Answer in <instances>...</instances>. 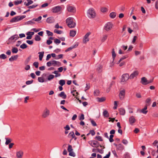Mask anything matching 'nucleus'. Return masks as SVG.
Instances as JSON below:
<instances>
[{
    "instance_id": "1",
    "label": "nucleus",
    "mask_w": 158,
    "mask_h": 158,
    "mask_svg": "<svg viewBox=\"0 0 158 158\" xmlns=\"http://www.w3.org/2000/svg\"><path fill=\"white\" fill-rule=\"evenodd\" d=\"M66 23L67 25L70 28H73L76 26V23L73 22V18L69 17L66 19Z\"/></svg>"
},
{
    "instance_id": "2",
    "label": "nucleus",
    "mask_w": 158,
    "mask_h": 158,
    "mask_svg": "<svg viewBox=\"0 0 158 158\" xmlns=\"http://www.w3.org/2000/svg\"><path fill=\"white\" fill-rule=\"evenodd\" d=\"M87 16L90 18H94L96 15L94 10L93 8H89L87 11Z\"/></svg>"
},
{
    "instance_id": "3",
    "label": "nucleus",
    "mask_w": 158,
    "mask_h": 158,
    "mask_svg": "<svg viewBox=\"0 0 158 158\" xmlns=\"http://www.w3.org/2000/svg\"><path fill=\"white\" fill-rule=\"evenodd\" d=\"M47 65L48 67H50L52 65H53L54 66H59L61 65V63L59 61L53 60L47 62Z\"/></svg>"
},
{
    "instance_id": "4",
    "label": "nucleus",
    "mask_w": 158,
    "mask_h": 158,
    "mask_svg": "<svg viewBox=\"0 0 158 158\" xmlns=\"http://www.w3.org/2000/svg\"><path fill=\"white\" fill-rule=\"evenodd\" d=\"M25 15L18 16L13 18L10 22L11 23H14L18 22L26 17Z\"/></svg>"
},
{
    "instance_id": "5",
    "label": "nucleus",
    "mask_w": 158,
    "mask_h": 158,
    "mask_svg": "<svg viewBox=\"0 0 158 158\" xmlns=\"http://www.w3.org/2000/svg\"><path fill=\"white\" fill-rule=\"evenodd\" d=\"M129 79H130L128 73L123 74L122 76L121 83L122 84H124L125 82Z\"/></svg>"
},
{
    "instance_id": "6",
    "label": "nucleus",
    "mask_w": 158,
    "mask_h": 158,
    "mask_svg": "<svg viewBox=\"0 0 158 158\" xmlns=\"http://www.w3.org/2000/svg\"><path fill=\"white\" fill-rule=\"evenodd\" d=\"M113 24L111 22H108L105 25L104 28L107 31L110 30L113 27Z\"/></svg>"
},
{
    "instance_id": "7",
    "label": "nucleus",
    "mask_w": 158,
    "mask_h": 158,
    "mask_svg": "<svg viewBox=\"0 0 158 158\" xmlns=\"http://www.w3.org/2000/svg\"><path fill=\"white\" fill-rule=\"evenodd\" d=\"M62 7L60 6H57L53 7L52 9V12L53 13H56L60 11Z\"/></svg>"
},
{
    "instance_id": "8",
    "label": "nucleus",
    "mask_w": 158,
    "mask_h": 158,
    "mask_svg": "<svg viewBox=\"0 0 158 158\" xmlns=\"http://www.w3.org/2000/svg\"><path fill=\"white\" fill-rule=\"evenodd\" d=\"M125 90L123 89L120 91L119 93V97L120 100H123L125 97Z\"/></svg>"
},
{
    "instance_id": "9",
    "label": "nucleus",
    "mask_w": 158,
    "mask_h": 158,
    "mask_svg": "<svg viewBox=\"0 0 158 158\" xmlns=\"http://www.w3.org/2000/svg\"><path fill=\"white\" fill-rule=\"evenodd\" d=\"M67 9L69 12L74 13L76 12L75 8L73 6L68 5L67 6Z\"/></svg>"
},
{
    "instance_id": "10",
    "label": "nucleus",
    "mask_w": 158,
    "mask_h": 158,
    "mask_svg": "<svg viewBox=\"0 0 158 158\" xmlns=\"http://www.w3.org/2000/svg\"><path fill=\"white\" fill-rule=\"evenodd\" d=\"M50 113L49 110L47 108H46L44 110L42 114V117L44 118H46L49 115Z\"/></svg>"
},
{
    "instance_id": "11",
    "label": "nucleus",
    "mask_w": 158,
    "mask_h": 158,
    "mask_svg": "<svg viewBox=\"0 0 158 158\" xmlns=\"http://www.w3.org/2000/svg\"><path fill=\"white\" fill-rule=\"evenodd\" d=\"M19 38L18 35L17 34H15L11 36L9 38V40L10 42H15Z\"/></svg>"
},
{
    "instance_id": "12",
    "label": "nucleus",
    "mask_w": 158,
    "mask_h": 158,
    "mask_svg": "<svg viewBox=\"0 0 158 158\" xmlns=\"http://www.w3.org/2000/svg\"><path fill=\"white\" fill-rule=\"evenodd\" d=\"M136 119L133 116H130L129 119V122L130 124L132 126L133 125V124L136 122Z\"/></svg>"
},
{
    "instance_id": "13",
    "label": "nucleus",
    "mask_w": 158,
    "mask_h": 158,
    "mask_svg": "<svg viewBox=\"0 0 158 158\" xmlns=\"http://www.w3.org/2000/svg\"><path fill=\"white\" fill-rule=\"evenodd\" d=\"M90 34V32H88L85 35L84 39L83 40V42L84 43H86L89 41L88 37Z\"/></svg>"
},
{
    "instance_id": "14",
    "label": "nucleus",
    "mask_w": 158,
    "mask_h": 158,
    "mask_svg": "<svg viewBox=\"0 0 158 158\" xmlns=\"http://www.w3.org/2000/svg\"><path fill=\"white\" fill-rule=\"evenodd\" d=\"M139 74L137 71H135L132 73L129 76L130 79H132L137 76Z\"/></svg>"
},
{
    "instance_id": "15",
    "label": "nucleus",
    "mask_w": 158,
    "mask_h": 158,
    "mask_svg": "<svg viewBox=\"0 0 158 158\" xmlns=\"http://www.w3.org/2000/svg\"><path fill=\"white\" fill-rule=\"evenodd\" d=\"M68 136L69 137H72L70 141H71L73 139H74L75 140H76L77 139V138L76 137L73 131L70 132L68 135Z\"/></svg>"
},
{
    "instance_id": "16",
    "label": "nucleus",
    "mask_w": 158,
    "mask_h": 158,
    "mask_svg": "<svg viewBox=\"0 0 158 158\" xmlns=\"http://www.w3.org/2000/svg\"><path fill=\"white\" fill-rule=\"evenodd\" d=\"M23 152L21 151H19L16 152V157L17 158H22Z\"/></svg>"
},
{
    "instance_id": "17",
    "label": "nucleus",
    "mask_w": 158,
    "mask_h": 158,
    "mask_svg": "<svg viewBox=\"0 0 158 158\" xmlns=\"http://www.w3.org/2000/svg\"><path fill=\"white\" fill-rule=\"evenodd\" d=\"M147 80L144 77H143L141 78V83L143 85H147Z\"/></svg>"
},
{
    "instance_id": "18",
    "label": "nucleus",
    "mask_w": 158,
    "mask_h": 158,
    "mask_svg": "<svg viewBox=\"0 0 158 158\" xmlns=\"http://www.w3.org/2000/svg\"><path fill=\"white\" fill-rule=\"evenodd\" d=\"M54 21V19L52 17H50L48 18L46 20L47 22L48 23H53Z\"/></svg>"
},
{
    "instance_id": "19",
    "label": "nucleus",
    "mask_w": 158,
    "mask_h": 158,
    "mask_svg": "<svg viewBox=\"0 0 158 158\" xmlns=\"http://www.w3.org/2000/svg\"><path fill=\"white\" fill-rule=\"evenodd\" d=\"M124 149V146L121 144L120 143L118 145V146L117 148V150H119L122 151Z\"/></svg>"
},
{
    "instance_id": "20",
    "label": "nucleus",
    "mask_w": 158,
    "mask_h": 158,
    "mask_svg": "<svg viewBox=\"0 0 158 158\" xmlns=\"http://www.w3.org/2000/svg\"><path fill=\"white\" fill-rule=\"evenodd\" d=\"M78 45V44L77 43H76L74 45H73L72 46H71L68 48L65 51V52H68L72 49L75 48H76Z\"/></svg>"
},
{
    "instance_id": "21",
    "label": "nucleus",
    "mask_w": 158,
    "mask_h": 158,
    "mask_svg": "<svg viewBox=\"0 0 158 158\" xmlns=\"http://www.w3.org/2000/svg\"><path fill=\"white\" fill-rule=\"evenodd\" d=\"M58 96L62 98L63 99H65L67 97L66 95L63 91L61 92L60 94H59Z\"/></svg>"
},
{
    "instance_id": "22",
    "label": "nucleus",
    "mask_w": 158,
    "mask_h": 158,
    "mask_svg": "<svg viewBox=\"0 0 158 158\" xmlns=\"http://www.w3.org/2000/svg\"><path fill=\"white\" fill-rule=\"evenodd\" d=\"M119 114L120 115H124L125 114V110L123 108H120L119 109Z\"/></svg>"
},
{
    "instance_id": "23",
    "label": "nucleus",
    "mask_w": 158,
    "mask_h": 158,
    "mask_svg": "<svg viewBox=\"0 0 158 158\" xmlns=\"http://www.w3.org/2000/svg\"><path fill=\"white\" fill-rule=\"evenodd\" d=\"M18 57V55L12 56L9 59V60L10 61H12L15 60L17 59Z\"/></svg>"
},
{
    "instance_id": "24",
    "label": "nucleus",
    "mask_w": 158,
    "mask_h": 158,
    "mask_svg": "<svg viewBox=\"0 0 158 158\" xmlns=\"http://www.w3.org/2000/svg\"><path fill=\"white\" fill-rule=\"evenodd\" d=\"M38 54H39V60L41 61L42 60V58L43 57L44 55V52L43 51L41 52H38Z\"/></svg>"
},
{
    "instance_id": "25",
    "label": "nucleus",
    "mask_w": 158,
    "mask_h": 158,
    "mask_svg": "<svg viewBox=\"0 0 158 158\" xmlns=\"http://www.w3.org/2000/svg\"><path fill=\"white\" fill-rule=\"evenodd\" d=\"M116 13L114 12H113L110 13L109 16L111 19H114L116 16Z\"/></svg>"
},
{
    "instance_id": "26",
    "label": "nucleus",
    "mask_w": 158,
    "mask_h": 158,
    "mask_svg": "<svg viewBox=\"0 0 158 158\" xmlns=\"http://www.w3.org/2000/svg\"><path fill=\"white\" fill-rule=\"evenodd\" d=\"M76 33V31L73 30H71L70 31V35L72 37H74Z\"/></svg>"
},
{
    "instance_id": "27",
    "label": "nucleus",
    "mask_w": 158,
    "mask_h": 158,
    "mask_svg": "<svg viewBox=\"0 0 158 158\" xmlns=\"http://www.w3.org/2000/svg\"><path fill=\"white\" fill-rule=\"evenodd\" d=\"M147 109V106H145L143 109L141 110V112L144 114H146L148 112V111L146 110Z\"/></svg>"
},
{
    "instance_id": "28",
    "label": "nucleus",
    "mask_w": 158,
    "mask_h": 158,
    "mask_svg": "<svg viewBox=\"0 0 158 158\" xmlns=\"http://www.w3.org/2000/svg\"><path fill=\"white\" fill-rule=\"evenodd\" d=\"M18 51V48L15 47H12V52L13 53H17Z\"/></svg>"
},
{
    "instance_id": "29",
    "label": "nucleus",
    "mask_w": 158,
    "mask_h": 158,
    "mask_svg": "<svg viewBox=\"0 0 158 158\" xmlns=\"http://www.w3.org/2000/svg\"><path fill=\"white\" fill-rule=\"evenodd\" d=\"M97 99L98 102H102L105 100V98L104 97H103L101 98H97Z\"/></svg>"
},
{
    "instance_id": "30",
    "label": "nucleus",
    "mask_w": 158,
    "mask_h": 158,
    "mask_svg": "<svg viewBox=\"0 0 158 158\" xmlns=\"http://www.w3.org/2000/svg\"><path fill=\"white\" fill-rule=\"evenodd\" d=\"M103 114L106 117H108L109 116V113L106 110H105L103 111Z\"/></svg>"
},
{
    "instance_id": "31",
    "label": "nucleus",
    "mask_w": 158,
    "mask_h": 158,
    "mask_svg": "<svg viewBox=\"0 0 158 158\" xmlns=\"http://www.w3.org/2000/svg\"><path fill=\"white\" fill-rule=\"evenodd\" d=\"M55 77V76L52 74H50L48 77V81H51V80L53 79Z\"/></svg>"
},
{
    "instance_id": "32",
    "label": "nucleus",
    "mask_w": 158,
    "mask_h": 158,
    "mask_svg": "<svg viewBox=\"0 0 158 158\" xmlns=\"http://www.w3.org/2000/svg\"><path fill=\"white\" fill-rule=\"evenodd\" d=\"M35 20H33V19L27 22V24H30V25H32L33 24H35V22H34Z\"/></svg>"
},
{
    "instance_id": "33",
    "label": "nucleus",
    "mask_w": 158,
    "mask_h": 158,
    "mask_svg": "<svg viewBox=\"0 0 158 158\" xmlns=\"http://www.w3.org/2000/svg\"><path fill=\"white\" fill-rule=\"evenodd\" d=\"M102 66L100 65H99L97 66V70L99 72H100L102 71Z\"/></svg>"
},
{
    "instance_id": "34",
    "label": "nucleus",
    "mask_w": 158,
    "mask_h": 158,
    "mask_svg": "<svg viewBox=\"0 0 158 158\" xmlns=\"http://www.w3.org/2000/svg\"><path fill=\"white\" fill-rule=\"evenodd\" d=\"M5 139L6 140V142L5 143V144L6 145H7L10 143L11 140L10 139L8 138H5Z\"/></svg>"
},
{
    "instance_id": "35",
    "label": "nucleus",
    "mask_w": 158,
    "mask_h": 158,
    "mask_svg": "<svg viewBox=\"0 0 158 158\" xmlns=\"http://www.w3.org/2000/svg\"><path fill=\"white\" fill-rule=\"evenodd\" d=\"M59 84L61 86H63L65 84V81L64 80H60L59 81Z\"/></svg>"
},
{
    "instance_id": "36",
    "label": "nucleus",
    "mask_w": 158,
    "mask_h": 158,
    "mask_svg": "<svg viewBox=\"0 0 158 158\" xmlns=\"http://www.w3.org/2000/svg\"><path fill=\"white\" fill-rule=\"evenodd\" d=\"M107 35H104L101 39V41L102 42H104L107 39Z\"/></svg>"
},
{
    "instance_id": "37",
    "label": "nucleus",
    "mask_w": 158,
    "mask_h": 158,
    "mask_svg": "<svg viewBox=\"0 0 158 158\" xmlns=\"http://www.w3.org/2000/svg\"><path fill=\"white\" fill-rule=\"evenodd\" d=\"M31 57H28L25 60V61H24V64L25 65L27 64H28V63L31 60Z\"/></svg>"
},
{
    "instance_id": "38",
    "label": "nucleus",
    "mask_w": 158,
    "mask_h": 158,
    "mask_svg": "<svg viewBox=\"0 0 158 158\" xmlns=\"http://www.w3.org/2000/svg\"><path fill=\"white\" fill-rule=\"evenodd\" d=\"M67 150L69 152L73 151V149L72 148V146L71 145H68Z\"/></svg>"
},
{
    "instance_id": "39",
    "label": "nucleus",
    "mask_w": 158,
    "mask_h": 158,
    "mask_svg": "<svg viewBox=\"0 0 158 158\" xmlns=\"http://www.w3.org/2000/svg\"><path fill=\"white\" fill-rule=\"evenodd\" d=\"M27 47V45L25 43L22 44L20 46V48L23 49L26 48Z\"/></svg>"
},
{
    "instance_id": "40",
    "label": "nucleus",
    "mask_w": 158,
    "mask_h": 158,
    "mask_svg": "<svg viewBox=\"0 0 158 158\" xmlns=\"http://www.w3.org/2000/svg\"><path fill=\"white\" fill-rule=\"evenodd\" d=\"M27 1V3L26 4V6H28L29 5L33 3V1L31 0H26Z\"/></svg>"
},
{
    "instance_id": "41",
    "label": "nucleus",
    "mask_w": 158,
    "mask_h": 158,
    "mask_svg": "<svg viewBox=\"0 0 158 158\" xmlns=\"http://www.w3.org/2000/svg\"><path fill=\"white\" fill-rule=\"evenodd\" d=\"M53 73L55 74V77H59L60 76V74L58 73V71H55L53 72L52 73Z\"/></svg>"
},
{
    "instance_id": "42",
    "label": "nucleus",
    "mask_w": 158,
    "mask_h": 158,
    "mask_svg": "<svg viewBox=\"0 0 158 158\" xmlns=\"http://www.w3.org/2000/svg\"><path fill=\"white\" fill-rule=\"evenodd\" d=\"M22 2V1L21 0H17L14 2V4L16 5H17L18 4L21 3Z\"/></svg>"
},
{
    "instance_id": "43",
    "label": "nucleus",
    "mask_w": 158,
    "mask_h": 158,
    "mask_svg": "<svg viewBox=\"0 0 158 158\" xmlns=\"http://www.w3.org/2000/svg\"><path fill=\"white\" fill-rule=\"evenodd\" d=\"M35 39L36 41H39L41 39L40 37L38 35H36L35 37Z\"/></svg>"
},
{
    "instance_id": "44",
    "label": "nucleus",
    "mask_w": 158,
    "mask_h": 158,
    "mask_svg": "<svg viewBox=\"0 0 158 158\" xmlns=\"http://www.w3.org/2000/svg\"><path fill=\"white\" fill-rule=\"evenodd\" d=\"M112 57H113V59H114L115 56H116V54L115 53V52H114V48H113L112 49Z\"/></svg>"
},
{
    "instance_id": "45",
    "label": "nucleus",
    "mask_w": 158,
    "mask_h": 158,
    "mask_svg": "<svg viewBox=\"0 0 158 158\" xmlns=\"http://www.w3.org/2000/svg\"><path fill=\"white\" fill-rule=\"evenodd\" d=\"M6 58V56L4 54H2L0 55V59H5Z\"/></svg>"
},
{
    "instance_id": "46",
    "label": "nucleus",
    "mask_w": 158,
    "mask_h": 158,
    "mask_svg": "<svg viewBox=\"0 0 158 158\" xmlns=\"http://www.w3.org/2000/svg\"><path fill=\"white\" fill-rule=\"evenodd\" d=\"M113 137H114V135H111H111H110V138H109V141L110 143H112L113 142V141H114V139H113Z\"/></svg>"
},
{
    "instance_id": "47",
    "label": "nucleus",
    "mask_w": 158,
    "mask_h": 158,
    "mask_svg": "<svg viewBox=\"0 0 158 158\" xmlns=\"http://www.w3.org/2000/svg\"><path fill=\"white\" fill-rule=\"evenodd\" d=\"M38 81L39 82H41V83L44 82V81L43 78L42 77H38Z\"/></svg>"
},
{
    "instance_id": "48",
    "label": "nucleus",
    "mask_w": 158,
    "mask_h": 158,
    "mask_svg": "<svg viewBox=\"0 0 158 158\" xmlns=\"http://www.w3.org/2000/svg\"><path fill=\"white\" fill-rule=\"evenodd\" d=\"M41 19L42 17L41 16H40L37 18L35 19V18H34L33 19V20H34L35 21L38 22Z\"/></svg>"
},
{
    "instance_id": "49",
    "label": "nucleus",
    "mask_w": 158,
    "mask_h": 158,
    "mask_svg": "<svg viewBox=\"0 0 158 158\" xmlns=\"http://www.w3.org/2000/svg\"><path fill=\"white\" fill-rule=\"evenodd\" d=\"M60 42H61L59 40L57 39H54V42L56 44H59L60 43Z\"/></svg>"
},
{
    "instance_id": "50",
    "label": "nucleus",
    "mask_w": 158,
    "mask_h": 158,
    "mask_svg": "<svg viewBox=\"0 0 158 158\" xmlns=\"http://www.w3.org/2000/svg\"><path fill=\"white\" fill-rule=\"evenodd\" d=\"M54 32L57 34H60L62 33V31H61L58 30L56 29L54 30Z\"/></svg>"
},
{
    "instance_id": "51",
    "label": "nucleus",
    "mask_w": 158,
    "mask_h": 158,
    "mask_svg": "<svg viewBox=\"0 0 158 158\" xmlns=\"http://www.w3.org/2000/svg\"><path fill=\"white\" fill-rule=\"evenodd\" d=\"M39 63L38 62H35L33 64V65L36 68H37L39 66Z\"/></svg>"
},
{
    "instance_id": "52",
    "label": "nucleus",
    "mask_w": 158,
    "mask_h": 158,
    "mask_svg": "<svg viewBox=\"0 0 158 158\" xmlns=\"http://www.w3.org/2000/svg\"><path fill=\"white\" fill-rule=\"evenodd\" d=\"M69 155L73 157H74L76 156L75 153L73 151L69 152Z\"/></svg>"
},
{
    "instance_id": "53",
    "label": "nucleus",
    "mask_w": 158,
    "mask_h": 158,
    "mask_svg": "<svg viewBox=\"0 0 158 158\" xmlns=\"http://www.w3.org/2000/svg\"><path fill=\"white\" fill-rule=\"evenodd\" d=\"M38 5L37 4H34L31 6H30L28 7V8L29 9L34 8L36 7Z\"/></svg>"
},
{
    "instance_id": "54",
    "label": "nucleus",
    "mask_w": 158,
    "mask_h": 158,
    "mask_svg": "<svg viewBox=\"0 0 158 158\" xmlns=\"http://www.w3.org/2000/svg\"><path fill=\"white\" fill-rule=\"evenodd\" d=\"M46 32H47V35L48 36H52L53 35V33L52 32L50 31H49L47 30Z\"/></svg>"
},
{
    "instance_id": "55",
    "label": "nucleus",
    "mask_w": 158,
    "mask_h": 158,
    "mask_svg": "<svg viewBox=\"0 0 158 158\" xmlns=\"http://www.w3.org/2000/svg\"><path fill=\"white\" fill-rule=\"evenodd\" d=\"M84 116L83 114H81V115L79 117V119L80 120H82L84 119Z\"/></svg>"
},
{
    "instance_id": "56",
    "label": "nucleus",
    "mask_w": 158,
    "mask_h": 158,
    "mask_svg": "<svg viewBox=\"0 0 158 158\" xmlns=\"http://www.w3.org/2000/svg\"><path fill=\"white\" fill-rule=\"evenodd\" d=\"M99 93V90H96L94 91V94L95 96H97L98 95Z\"/></svg>"
},
{
    "instance_id": "57",
    "label": "nucleus",
    "mask_w": 158,
    "mask_h": 158,
    "mask_svg": "<svg viewBox=\"0 0 158 158\" xmlns=\"http://www.w3.org/2000/svg\"><path fill=\"white\" fill-rule=\"evenodd\" d=\"M96 138L99 141H102L103 139L102 138V137L99 136H97L96 137Z\"/></svg>"
},
{
    "instance_id": "58",
    "label": "nucleus",
    "mask_w": 158,
    "mask_h": 158,
    "mask_svg": "<svg viewBox=\"0 0 158 158\" xmlns=\"http://www.w3.org/2000/svg\"><path fill=\"white\" fill-rule=\"evenodd\" d=\"M125 9V7L124 6H121L119 8V10L121 11H123Z\"/></svg>"
},
{
    "instance_id": "59",
    "label": "nucleus",
    "mask_w": 158,
    "mask_h": 158,
    "mask_svg": "<svg viewBox=\"0 0 158 158\" xmlns=\"http://www.w3.org/2000/svg\"><path fill=\"white\" fill-rule=\"evenodd\" d=\"M63 54H60L58 55V57H57L55 58V59L56 60H58L59 59L62 58L63 57Z\"/></svg>"
},
{
    "instance_id": "60",
    "label": "nucleus",
    "mask_w": 158,
    "mask_h": 158,
    "mask_svg": "<svg viewBox=\"0 0 158 158\" xmlns=\"http://www.w3.org/2000/svg\"><path fill=\"white\" fill-rule=\"evenodd\" d=\"M33 80H32L31 81H28L26 82V83L27 85H30V84H32L33 83Z\"/></svg>"
},
{
    "instance_id": "61",
    "label": "nucleus",
    "mask_w": 158,
    "mask_h": 158,
    "mask_svg": "<svg viewBox=\"0 0 158 158\" xmlns=\"http://www.w3.org/2000/svg\"><path fill=\"white\" fill-rule=\"evenodd\" d=\"M91 123H92V125L94 126H97V124L93 120H91Z\"/></svg>"
},
{
    "instance_id": "62",
    "label": "nucleus",
    "mask_w": 158,
    "mask_h": 158,
    "mask_svg": "<svg viewBox=\"0 0 158 158\" xmlns=\"http://www.w3.org/2000/svg\"><path fill=\"white\" fill-rule=\"evenodd\" d=\"M122 142L125 145H127L128 143L127 141L125 139H123L122 140Z\"/></svg>"
},
{
    "instance_id": "63",
    "label": "nucleus",
    "mask_w": 158,
    "mask_h": 158,
    "mask_svg": "<svg viewBox=\"0 0 158 158\" xmlns=\"http://www.w3.org/2000/svg\"><path fill=\"white\" fill-rule=\"evenodd\" d=\"M101 11L102 12H106L107 11V9L105 7L102 8L101 9Z\"/></svg>"
},
{
    "instance_id": "64",
    "label": "nucleus",
    "mask_w": 158,
    "mask_h": 158,
    "mask_svg": "<svg viewBox=\"0 0 158 158\" xmlns=\"http://www.w3.org/2000/svg\"><path fill=\"white\" fill-rule=\"evenodd\" d=\"M26 42L30 45H32L33 44V41L32 40H27L26 41Z\"/></svg>"
}]
</instances>
